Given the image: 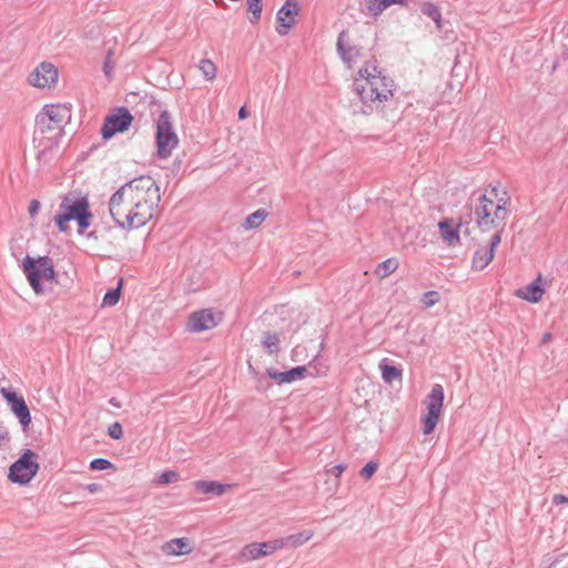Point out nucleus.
I'll return each mask as SVG.
<instances>
[{
    "label": "nucleus",
    "instance_id": "obj_1",
    "mask_svg": "<svg viewBox=\"0 0 568 568\" xmlns=\"http://www.w3.org/2000/svg\"><path fill=\"white\" fill-rule=\"evenodd\" d=\"M161 200L160 187L148 175H141L112 194L109 212L116 226L135 230L144 226L152 217Z\"/></svg>",
    "mask_w": 568,
    "mask_h": 568
},
{
    "label": "nucleus",
    "instance_id": "obj_2",
    "mask_svg": "<svg viewBox=\"0 0 568 568\" xmlns=\"http://www.w3.org/2000/svg\"><path fill=\"white\" fill-rule=\"evenodd\" d=\"M510 203V197L504 191L499 195V190L496 185L490 186L484 194L479 195L476 204H471L470 219H474L478 229L483 232L490 230L504 231L506 220L509 216L507 206Z\"/></svg>",
    "mask_w": 568,
    "mask_h": 568
},
{
    "label": "nucleus",
    "instance_id": "obj_3",
    "mask_svg": "<svg viewBox=\"0 0 568 568\" xmlns=\"http://www.w3.org/2000/svg\"><path fill=\"white\" fill-rule=\"evenodd\" d=\"M354 91L364 104L363 113H369L372 105L387 101L393 95L394 81L382 74L375 61H367L355 78Z\"/></svg>",
    "mask_w": 568,
    "mask_h": 568
},
{
    "label": "nucleus",
    "instance_id": "obj_4",
    "mask_svg": "<svg viewBox=\"0 0 568 568\" xmlns=\"http://www.w3.org/2000/svg\"><path fill=\"white\" fill-rule=\"evenodd\" d=\"M71 119V109L64 104L45 105L36 118V128L41 134L55 132L59 135Z\"/></svg>",
    "mask_w": 568,
    "mask_h": 568
},
{
    "label": "nucleus",
    "instance_id": "obj_5",
    "mask_svg": "<svg viewBox=\"0 0 568 568\" xmlns=\"http://www.w3.org/2000/svg\"><path fill=\"white\" fill-rule=\"evenodd\" d=\"M22 268L30 286L37 294L43 293L41 280L51 281L55 278L53 263L48 256L33 258L27 255L22 262Z\"/></svg>",
    "mask_w": 568,
    "mask_h": 568
},
{
    "label": "nucleus",
    "instance_id": "obj_6",
    "mask_svg": "<svg viewBox=\"0 0 568 568\" xmlns=\"http://www.w3.org/2000/svg\"><path fill=\"white\" fill-rule=\"evenodd\" d=\"M155 141L158 155L161 159L169 158L172 151L178 146L179 139L173 130L171 114L168 110L161 111L156 120Z\"/></svg>",
    "mask_w": 568,
    "mask_h": 568
},
{
    "label": "nucleus",
    "instance_id": "obj_7",
    "mask_svg": "<svg viewBox=\"0 0 568 568\" xmlns=\"http://www.w3.org/2000/svg\"><path fill=\"white\" fill-rule=\"evenodd\" d=\"M37 454L30 449H26L23 454L9 468L8 478L14 484L26 485L37 475L39 464L37 463Z\"/></svg>",
    "mask_w": 568,
    "mask_h": 568
},
{
    "label": "nucleus",
    "instance_id": "obj_8",
    "mask_svg": "<svg viewBox=\"0 0 568 568\" xmlns=\"http://www.w3.org/2000/svg\"><path fill=\"white\" fill-rule=\"evenodd\" d=\"M444 403V389L439 384H435L426 397L427 413L422 418L423 433L429 435L434 432Z\"/></svg>",
    "mask_w": 568,
    "mask_h": 568
},
{
    "label": "nucleus",
    "instance_id": "obj_9",
    "mask_svg": "<svg viewBox=\"0 0 568 568\" xmlns=\"http://www.w3.org/2000/svg\"><path fill=\"white\" fill-rule=\"evenodd\" d=\"M133 121L130 111L121 106L115 113L108 115L101 128V134L104 140L111 139L116 133H122L129 129Z\"/></svg>",
    "mask_w": 568,
    "mask_h": 568
},
{
    "label": "nucleus",
    "instance_id": "obj_10",
    "mask_svg": "<svg viewBox=\"0 0 568 568\" xmlns=\"http://www.w3.org/2000/svg\"><path fill=\"white\" fill-rule=\"evenodd\" d=\"M0 394L6 399L11 412L19 419L22 427H29V425L31 424V414L23 396L7 387H1Z\"/></svg>",
    "mask_w": 568,
    "mask_h": 568
},
{
    "label": "nucleus",
    "instance_id": "obj_11",
    "mask_svg": "<svg viewBox=\"0 0 568 568\" xmlns=\"http://www.w3.org/2000/svg\"><path fill=\"white\" fill-rule=\"evenodd\" d=\"M285 547L284 540H270L264 542H252L246 545L240 552V557L245 561L256 560L258 558L272 555L274 551Z\"/></svg>",
    "mask_w": 568,
    "mask_h": 568
},
{
    "label": "nucleus",
    "instance_id": "obj_12",
    "mask_svg": "<svg viewBox=\"0 0 568 568\" xmlns=\"http://www.w3.org/2000/svg\"><path fill=\"white\" fill-rule=\"evenodd\" d=\"M501 242V231H497L490 237L488 245H480L474 253L471 267L477 271H483L489 265L495 256V251Z\"/></svg>",
    "mask_w": 568,
    "mask_h": 568
},
{
    "label": "nucleus",
    "instance_id": "obj_13",
    "mask_svg": "<svg viewBox=\"0 0 568 568\" xmlns=\"http://www.w3.org/2000/svg\"><path fill=\"white\" fill-rule=\"evenodd\" d=\"M301 7L298 0H285L284 4L276 13V31L281 36L287 34L288 30L295 24V17L300 13Z\"/></svg>",
    "mask_w": 568,
    "mask_h": 568
},
{
    "label": "nucleus",
    "instance_id": "obj_14",
    "mask_svg": "<svg viewBox=\"0 0 568 568\" xmlns=\"http://www.w3.org/2000/svg\"><path fill=\"white\" fill-rule=\"evenodd\" d=\"M438 229L443 241L448 246H456L459 244L460 232H464L465 234L469 233L468 222H463L462 219L458 223H455L453 219H444L438 222Z\"/></svg>",
    "mask_w": 568,
    "mask_h": 568
},
{
    "label": "nucleus",
    "instance_id": "obj_15",
    "mask_svg": "<svg viewBox=\"0 0 568 568\" xmlns=\"http://www.w3.org/2000/svg\"><path fill=\"white\" fill-rule=\"evenodd\" d=\"M60 209L71 221H75L90 210V203L87 196H74L69 193L62 199Z\"/></svg>",
    "mask_w": 568,
    "mask_h": 568
},
{
    "label": "nucleus",
    "instance_id": "obj_16",
    "mask_svg": "<svg viewBox=\"0 0 568 568\" xmlns=\"http://www.w3.org/2000/svg\"><path fill=\"white\" fill-rule=\"evenodd\" d=\"M217 323L219 321L212 310L206 308L197 311L190 315L187 321V331L192 333H200L214 328Z\"/></svg>",
    "mask_w": 568,
    "mask_h": 568
},
{
    "label": "nucleus",
    "instance_id": "obj_17",
    "mask_svg": "<svg viewBox=\"0 0 568 568\" xmlns=\"http://www.w3.org/2000/svg\"><path fill=\"white\" fill-rule=\"evenodd\" d=\"M58 80V70L50 62L40 63L30 75V83L38 88H47Z\"/></svg>",
    "mask_w": 568,
    "mask_h": 568
},
{
    "label": "nucleus",
    "instance_id": "obj_18",
    "mask_svg": "<svg viewBox=\"0 0 568 568\" xmlns=\"http://www.w3.org/2000/svg\"><path fill=\"white\" fill-rule=\"evenodd\" d=\"M306 373L307 369L305 366H296L285 372H277L273 367L266 369L267 376L278 384H291L303 379L306 376Z\"/></svg>",
    "mask_w": 568,
    "mask_h": 568
},
{
    "label": "nucleus",
    "instance_id": "obj_19",
    "mask_svg": "<svg viewBox=\"0 0 568 568\" xmlns=\"http://www.w3.org/2000/svg\"><path fill=\"white\" fill-rule=\"evenodd\" d=\"M347 31L343 30L337 38L336 42V50L338 52V55L343 60L344 63H346L349 68L352 63L357 59L359 55V49L356 45H349L347 43Z\"/></svg>",
    "mask_w": 568,
    "mask_h": 568
},
{
    "label": "nucleus",
    "instance_id": "obj_20",
    "mask_svg": "<svg viewBox=\"0 0 568 568\" xmlns=\"http://www.w3.org/2000/svg\"><path fill=\"white\" fill-rule=\"evenodd\" d=\"M544 294V288L541 286V276L539 275L536 280H534L527 286L519 288L516 291V295L523 300H526L531 303H537L541 300Z\"/></svg>",
    "mask_w": 568,
    "mask_h": 568
},
{
    "label": "nucleus",
    "instance_id": "obj_21",
    "mask_svg": "<svg viewBox=\"0 0 568 568\" xmlns=\"http://www.w3.org/2000/svg\"><path fill=\"white\" fill-rule=\"evenodd\" d=\"M392 4L406 6L407 0H366L367 12L374 19H377Z\"/></svg>",
    "mask_w": 568,
    "mask_h": 568
},
{
    "label": "nucleus",
    "instance_id": "obj_22",
    "mask_svg": "<svg viewBox=\"0 0 568 568\" xmlns=\"http://www.w3.org/2000/svg\"><path fill=\"white\" fill-rule=\"evenodd\" d=\"M194 486L203 494H212L215 496H222L231 487V485L221 484L214 480H196Z\"/></svg>",
    "mask_w": 568,
    "mask_h": 568
},
{
    "label": "nucleus",
    "instance_id": "obj_23",
    "mask_svg": "<svg viewBox=\"0 0 568 568\" xmlns=\"http://www.w3.org/2000/svg\"><path fill=\"white\" fill-rule=\"evenodd\" d=\"M165 551L171 555H182L190 552V542L187 538H175L165 544Z\"/></svg>",
    "mask_w": 568,
    "mask_h": 568
},
{
    "label": "nucleus",
    "instance_id": "obj_24",
    "mask_svg": "<svg viewBox=\"0 0 568 568\" xmlns=\"http://www.w3.org/2000/svg\"><path fill=\"white\" fill-rule=\"evenodd\" d=\"M312 537H313L312 530H303L297 534H292L285 538H278V540H284L285 547L286 546L298 547V546L305 544L306 541H308Z\"/></svg>",
    "mask_w": 568,
    "mask_h": 568
},
{
    "label": "nucleus",
    "instance_id": "obj_25",
    "mask_svg": "<svg viewBox=\"0 0 568 568\" xmlns=\"http://www.w3.org/2000/svg\"><path fill=\"white\" fill-rule=\"evenodd\" d=\"M262 345L267 354H277L280 351V337L277 334L265 332L262 339Z\"/></svg>",
    "mask_w": 568,
    "mask_h": 568
},
{
    "label": "nucleus",
    "instance_id": "obj_26",
    "mask_svg": "<svg viewBox=\"0 0 568 568\" xmlns=\"http://www.w3.org/2000/svg\"><path fill=\"white\" fill-rule=\"evenodd\" d=\"M420 11L436 23L437 29H442V13L436 4L432 2H424Z\"/></svg>",
    "mask_w": 568,
    "mask_h": 568
},
{
    "label": "nucleus",
    "instance_id": "obj_27",
    "mask_svg": "<svg viewBox=\"0 0 568 568\" xmlns=\"http://www.w3.org/2000/svg\"><path fill=\"white\" fill-rule=\"evenodd\" d=\"M266 216H267V212L263 209H260V210L251 213L245 219L243 226L246 230L255 229V227L260 226L265 221Z\"/></svg>",
    "mask_w": 568,
    "mask_h": 568
},
{
    "label": "nucleus",
    "instance_id": "obj_28",
    "mask_svg": "<svg viewBox=\"0 0 568 568\" xmlns=\"http://www.w3.org/2000/svg\"><path fill=\"white\" fill-rule=\"evenodd\" d=\"M398 267V261L394 257L387 258L384 262L379 263L376 268V274L385 278L392 273H394Z\"/></svg>",
    "mask_w": 568,
    "mask_h": 568
},
{
    "label": "nucleus",
    "instance_id": "obj_29",
    "mask_svg": "<svg viewBox=\"0 0 568 568\" xmlns=\"http://www.w3.org/2000/svg\"><path fill=\"white\" fill-rule=\"evenodd\" d=\"M379 367L382 371V378L384 379L385 383H392L395 379L402 378L403 372L399 367L387 364H381Z\"/></svg>",
    "mask_w": 568,
    "mask_h": 568
},
{
    "label": "nucleus",
    "instance_id": "obj_30",
    "mask_svg": "<svg viewBox=\"0 0 568 568\" xmlns=\"http://www.w3.org/2000/svg\"><path fill=\"white\" fill-rule=\"evenodd\" d=\"M121 288H122V280L119 281L118 286L114 288L109 290L104 297L102 305L103 306H114L121 296Z\"/></svg>",
    "mask_w": 568,
    "mask_h": 568
},
{
    "label": "nucleus",
    "instance_id": "obj_31",
    "mask_svg": "<svg viewBox=\"0 0 568 568\" xmlns=\"http://www.w3.org/2000/svg\"><path fill=\"white\" fill-rule=\"evenodd\" d=\"M203 77L206 79V80H214L215 77H216V67L215 64L209 60V59H203L201 60L200 62V65H199Z\"/></svg>",
    "mask_w": 568,
    "mask_h": 568
},
{
    "label": "nucleus",
    "instance_id": "obj_32",
    "mask_svg": "<svg viewBox=\"0 0 568 568\" xmlns=\"http://www.w3.org/2000/svg\"><path fill=\"white\" fill-rule=\"evenodd\" d=\"M247 11L252 14L250 22L256 23L261 19L262 0H247Z\"/></svg>",
    "mask_w": 568,
    "mask_h": 568
},
{
    "label": "nucleus",
    "instance_id": "obj_33",
    "mask_svg": "<svg viewBox=\"0 0 568 568\" xmlns=\"http://www.w3.org/2000/svg\"><path fill=\"white\" fill-rule=\"evenodd\" d=\"M439 301V293L436 291H428L423 294L422 303L425 308L434 306Z\"/></svg>",
    "mask_w": 568,
    "mask_h": 568
},
{
    "label": "nucleus",
    "instance_id": "obj_34",
    "mask_svg": "<svg viewBox=\"0 0 568 568\" xmlns=\"http://www.w3.org/2000/svg\"><path fill=\"white\" fill-rule=\"evenodd\" d=\"M92 220V213L89 210L87 213H84L82 216L75 220L78 223V233L83 234L84 231L90 226Z\"/></svg>",
    "mask_w": 568,
    "mask_h": 568
},
{
    "label": "nucleus",
    "instance_id": "obj_35",
    "mask_svg": "<svg viewBox=\"0 0 568 568\" xmlns=\"http://www.w3.org/2000/svg\"><path fill=\"white\" fill-rule=\"evenodd\" d=\"M179 478H180V475L176 471L166 470L160 475L158 483L161 485H169V484L178 481Z\"/></svg>",
    "mask_w": 568,
    "mask_h": 568
},
{
    "label": "nucleus",
    "instance_id": "obj_36",
    "mask_svg": "<svg viewBox=\"0 0 568 568\" xmlns=\"http://www.w3.org/2000/svg\"><path fill=\"white\" fill-rule=\"evenodd\" d=\"M112 466V463L105 458H95L90 463V468L93 470H106Z\"/></svg>",
    "mask_w": 568,
    "mask_h": 568
},
{
    "label": "nucleus",
    "instance_id": "obj_37",
    "mask_svg": "<svg viewBox=\"0 0 568 568\" xmlns=\"http://www.w3.org/2000/svg\"><path fill=\"white\" fill-rule=\"evenodd\" d=\"M53 221L60 232L68 230V222L71 221L65 213H59L53 217Z\"/></svg>",
    "mask_w": 568,
    "mask_h": 568
},
{
    "label": "nucleus",
    "instance_id": "obj_38",
    "mask_svg": "<svg viewBox=\"0 0 568 568\" xmlns=\"http://www.w3.org/2000/svg\"><path fill=\"white\" fill-rule=\"evenodd\" d=\"M108 435L113 439H120L123 436V429L119 422H114L108 428Z\"/></svg>",
    "mask_w": 568,
    "mask_h": 568
},
{
    "label": "nucleus",
    "instance_id": "obj_39",
    "mask_svg": "<svg viewBox=\"0 0 568 568\" xmlns=\"http://www.w3.org/2000/svg\"><path fill=\"white\" fill-rule=\"evenodd\" d=\"M377 464L374 462H368L359 471L361 476L365 479H369L377 470Z\"/></svg>",
    "mask_w": 568,
    "mask_h": 568
},
{
    "label": "nucleus",
    "instance_id": "obj_40",
    "mask_svg": "<svg viewBox=\"0 0 568 568\" xmlns=\"http://www.w3.org/2000/svg\"><path fill=\"white\" fill-rule=\"evenodd\" d=\"M112 51L110 50L108 52V55L105 58L104 64H103V72L105 77L110 80L112 78L114 65L111 60Z\"/></svg>",
    "mask_w": 568,
    "mask_h": 568
},
{
    "label": "nucleus",
    "instance_id": "obj_41",
    "mask_svg": "<svg viewBox=\"0 0 568 568\" xmlns=\"http://www.w3.org/2000/svg\"><path fill=\"white\" fill-rule=\"evenodd\" d=\"M345 469L346 466L344 464H338L327 469L326 473L334 475L335 477L338 478L344 473Z\"/></svg>",
    "mask_w": 568,
    "mask_h": 568
},
{
    "label": "nucleus",
    "instance_id": "obj_42",
    "mask_svg": "<svg viewBox=\"0 0 568 568\" xmlns=\"http://www.w3.org/2000/svg\"><path fill=\"white\" fill-rule=\"evenodd\" d=\"M40 206H41V204L38 200H32L30 202L28 211H29V214L31 217H34L37 215V213L40 210Z\"/></svg>",
    "mask_w": 568,
    "mask_h": 568
},
{
    "label": "nucleus",
    "instance_id": "obj_43",
    "mask_svg": "<svg viewBox=\"0 0 568 568\" xmlns=\"http://www.w3.org/2000/svg\"><path fill=\"white\" fill-rule=\"evenodd\" d=\"M552 503L557 506L564 503L568 504V497L561 494H556L552 498Z\"/></svg>",
    "mask_w": 568,
    "mask_h": 568
},
{
    "label": "nucleus",
    "instance_id": "obj_44",
    "mask_svg": "<svg viewBox=\"0 0 568 568\" xmlns=\"http://www.w3.org/2000/svg\"><path fill=\"white\" fill-rule=\"evenodd\" d=\"M247 118V111L245 109V106H242L240 110H239V119L243 120Z\"/></svg>",
    "mask_w": 568,
    "mask_h": 568
},
{
    "label": "nucleus",
    "instance_id": "obj_45",
    "mask_svg": "<svg viewBox=\"0 0 568 568\" xmlns=\"http://www.w3.org/2000/svg\"><path fill=\"white\" fill-rule=\"evenodd\" d=\"M87 237L88 239H93V240H98V233L97 231H91L87 234Z\"/></svg>",
    "mask_w": 568,
    "mask_h": 568
},
{
    "label": "nucleus",
    "instance_id": "obj_46",
    "mask_svg": "<svg viewBox=\"0 0 568 568\" xmlns=\"http://www.w3.org/2000/svg\"><path fill=\"white\" fill-rule=\"evenodd\" d=\"M8 439V432L4 429H0V440Z\"/></svg>",
    "mask_w": 568,
    "mask_h": 568
},
{
    "label": "nucleus",
    "instance_id": "obj_47",
    "mask_svg": "<svg viewBox=\"0 0 568 568\" xmlns=\"http://www.w3.org/2000/svg\"><path fill=\"white\" fill-rule=\"evenodd\" d=\"M88 489H89L90 491H92V493H93V491H97V490H98V485H97V484H90V485L88 486Z\"/></svg>",
    "mask_w": 568,
    "mask_h": 568
},
{
    "label": "nucleus",
    "instance_id": "obj_48",
    "mask_svg": "<svg viewBox=\"0 0 568 568\" xmlns=\"http://www.w3.org/2000/svg\"><path fill=\"white\" fill-rule=\"evenodd\" d=\"M109 403L115 407H120V404L116 402V399L114 397H112Z\"/></svg>",
    "mask_w": 568,
    "mask_h": 568
},
{
    "label": "nucleus",
    "instance_id": "obj_49",
    "mask_svg": "<svg viewBox=\"0 0 568 568\" xmlns=\"http://www.w3.org/2000/svg\"><path fill=\"white\" fill-rule=\"evenodd\" d=\"M549 338H550V334H546V335L544 336V341H547V339H549Z\"/></svg>",
    "mask_w": 568,
    "mask_h": 568
}]
</instances>
